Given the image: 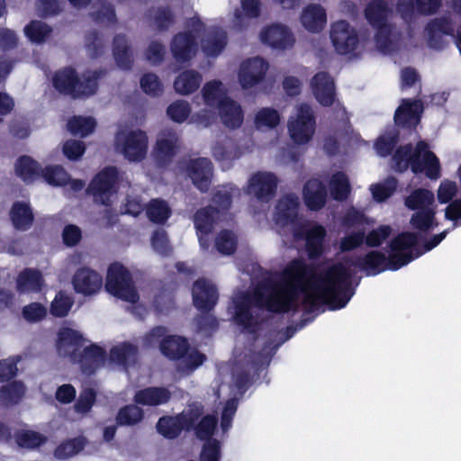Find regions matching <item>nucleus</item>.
<instances>
[{"label":"nucleus","instance_id":"obj_17","mask_svg":"<svg viewBox=\"0 0 461 461\" xmlns=\"http://www.w3.org/2000/svg\"><path fill=\"white\" fill-rule=\"evenodd\" d=\"M396 12L410 26L426 23L425 30L429 38H430L432 0H398Z\"/></svg>","mask_w":461,"mask_h":461},{"label":"nucleus","instance_id":"obj_47","mask_svg":"<svg viewBox=\"0 0 461 461\" xmlns=\"http://www.w3.org/2000/svg\"><path fill=\"white\" fill-rule=\"evenodd\" d=\"M113 57L117 66L122 69H128L131 66V52L126 37L118 34L113 39Z\"/></svg>","mask_w":461,"mask_h":461},{"label":"nucleus","instance_id":"obj_51","mask_svg":"<svg viewBox=\"0 0 461 461\" xmlns=\"http://www.w3.org/2000/svg\"><path fill=\"white\" fill-rule=\"evenodd\" d=\"M148 218L155 223L165 222L171 214V209L167 203L161 199H153L147 205Z\"/></svg>","mask_w":461,"mask_h":461},{"label":"nucleus","instance_id":"obj_27","mask_svg":"<svg viewBox=\"0 0 461 461\" xmlns=\"http://www.w3.org/2000/svg\"><path fill=\"white\" fill-rule=\"evenodd\" d=\"M41 177L50 185L68 186V190L72 192L81 191L86 185L85 181L71 178L67 170L59 165L46 166Z\"/></svg>","mask_w":461,"mask_h":461},{"label":"nucleus","instance_id":"obj_3","mask_svg":"<svg viewBox=\"0 0 461 461\" xmlns=\"http://www.w3.org/2000/svg\"><path fill=\"white\" fill-rule=\"evenodd\" d=\"M240 193V189L232 184L219 186L212 198V203L219 207L217 211L210 206L195 213L194 222L201 249L206 250L210 248L209 235L220 219L221 210L229 208L231 198Z\"/></svg>","mask_w":461,"mask_h":461},{"label":"nucleus","instance_id":"obj_53","mask_svg":"<svg viewBox=\"0 0 461 461\" xmlns=\"http://www.w3.org/2000/svg\"><path fill=\"white\" fill-rule=\"evenodd\" d=\"M25 393V387L20 381H14L3 386L0 390V403L12 404L16 403L22 399Z\"/></svg>","mask_w":461,"mask_h":461},{"label":"nucleus","instance_id":"obj_23","mask_svg":"<svg viewBox=\"0 0 461 461\" xmlns=\"http://www.w3.org/2000/svg\"><path fill=\"white\" fill-rule=\"evenodd\" d=\"M185 171L194 185L201 192H207L213 177V165L207 158L189 159Z\"/></svg>","mask_w":461,"mask_h":461},{"label":"nucleus","instance_id":"obj_15","mask_svg":"<svg viewBox=\"0 0 461 461\" xmlns=\"http://www.w3.org/2000/svg\"><path fill=\"white\" fill-rule=\"evenodd\" d=\"M330 39L334 50L340 55H356L360 50L357 29L345 20L330 24Z\"/></svg>","mask_w":461,"mask_h":461},{"label":"nucleus","instance_id":"obj_54","mask_svg":"<svg viewBox=\"0 0 461 461\" xmlns=\"http://www.w3.org/2000/svg\"><path fill=\"white\" fill-rule=\"evenodd\" d=\"M214 244L219 253L229 256L236 250L237 237L232 231L223 230L216 235Z\"/></svg>","mask_w":461,"mask_h":461},{"label":"nucleus","instance_id":"obj_39","mask_svg":"<svg viewBox=\"0 0 461 461\" xmlns=\"http://www.w3.org/2000/svg\"><path fill=\"white\" fill-rule=\"evenodd\" d=\"M254 127L260 132L276 130L281 123V114L273 107H261L255 112Z\"/></svg>","mask_w":461,"mask_h":461},{"label":"nucleus","instance_id":"obj_33","mask_svg":"<svg viewBox=\"0 0 461 461\" xmlns=\"http://www.w3.org/2000/svg\"><path fill=\"white\" fill-rule=\"evenodd\" d=\"M423 111L422 104L418 100H402L394 114L398 125L412 127L418 124Z\"/></svg>","mask_w":461,"mask_h":461},{"label":"nucleus","instance_id":"obj_28","mask_svg":"<svg viewBox=\"0 0 461 461\" xmlns=\"http://www.w3.org/2000/svg\"><path fill=\"white\" fill-rule=\"evenodd\" d=\"M299 21L308 32L320 33L327 24L326 9L320 4H309L302 9Z\"/></svg>","mask_w":461,"mask_h":461},{"label":"nucleus","instance_id":"obj_58","mask_svg":"<svg viewBox=\"0 0 461 461\" xmlns=\"http://www.w3.org/2000/svg\"><path fill=\"white\" fill-rule=\"evenodd\" d=\"M85 446L83 438H77L61 443L55 450V456L59 459H66L79 453Z\"/></svg>","mask_w":461,"mask_h":461},{"label":"nucleus","instance_id":"obj_44","mask_svg":"<svg viewBox=\"0 0 461 461\" xmlns=\"http://www.w3.org/2000/svg\"><path fill=\"white\" fill-rule=\"evenodd\" d=\"M205 360V356L195 348L188 346V349L178 359L176 370L181 376L191 375L201 366Z\"/></svg>","mask_w":461,"mask_h":461},{"label":"nucleus","instance_id":"obj_57","mask_svg":"<svg viewBox=\"0 0 461 461\" xmlns=\"http://www.w3.org/2000/svg\"><path fill=\"white\" fill-rule=\"evenodd\" d=\"M143 410L137 405H127L122 408L117 415V422L120 425L131 426L142 420Z\"/></svg>","mask_w":461,"mask_h":461},{"label":"nucleus","instance_id":"obj_38","mask_svg":"<svg viewBox=\"0 0 461 461\" xmlns=\"http://www.w3.org/2000/svg\"><path fill=\"white\" fill-rule=\"evenodd\" d=\"M221 122L229 129L240 128L244 120L243 110L239 103L229 98L218 109Z\"/></svg>","mask_w":461,"mask_h":461},{"label":"nucleus","instance_id":"obj_31","mask_svg":"<svg viewBox=\"0 0 461 461\" xmlns=\"http://www.w3.org/2000/svg\"><path fill=\"white\" fill-rule=\"evenodd\" d=\"M178 148V133L174 130H164L157 137L154 156L162 163L173 157Z\"/></svg>","mask_w":461,"mask_h":461},{"label":"nucleus","instance_id":"obj_16","mask_svg":"<svg viewBox=\"0 0 461 461\" xmlns=\"http://www.w3.org/2000/svg\"><path fill=\"white\" fill-rule=\"evenodd\" d=\"M202 414L201 404L195 402L188 405L179 415L175 417H163L157 424L158 431L165 438H174L182 430L189 429Z\"/></svg>","mask_w":461,"mask_h":461},{"label":"nucleus","instance_id":"obj_25","mask_svg":"<svg viewBox=\"0 0 461 461\" xmlns=\"http://www.w3.org/2000/svg\"><path fill=\"white\" fill-rule=\"evenodd\" d=\"M345 225L348 228H357V231L344 237L340 241V249L343 251L351 250L362 244L365 237L364 225L368 220L364 214L355 209L349 210L344 219Z\"/></svg>","mask_w":461,"mask_h":461},{"label":"nucleus","instance_id":"obj_41","mask_svg":"<svg viewBox=\"0 0 461 461\" xmlns=\"http://www.w3.org/2000/svg\"><path fill=\"white\" fill-rule=\"evenodd\" d=\"M43 285L41 272L32 268L22 271L16 280V288L22 294L39 292Z\"/></svg>","mask_w":461,"mask_h":461},{"label":"nucleus","instance_id":"obj_34","mask_svg":"<svg viewBox=\"0 0 461 461\" xmlns=\"http://www.w3.org/2000/svg\"><path fill=\"white\" fill-rule=\"evenodd\" d=\"M303 194L304 203L310 210L318 211L325 205L327 198L326 188L319 179L308 180L303 187Z\"/></svg>","mask_w":461,"mask_h":461},{"label":"nucleus","instance_id":"obj_6","mask_svg":"<svg viewBox=\"0 0 461 461\" xmlns=\"http://www.w3.org/2000/svg\"><path fill=\"white\" fill-rule=\"evenodd\" d=\"M393 167L402 172L409 167L415 174L432 177V152L429 144L419 141L415 146H401L393 155Z\"/></svg>","mask_w":461,"mask_h":461},{"label":"nucleus","instance_id":"obj_49","mask_svg":"<svg viewBox=\"0 0 461 461\" xmlns=\"http://www.w3.org/2000/svg\"><path fill=\"white\" fill-rule=\"evenodd\" d=\"M95 120L91 116H74L68 122V130L73 135L86 137L95 129Z\"/></svg>","mask_w":461,"mask_h":461},{"label":"nucleus","instance_id":"obj_45","mask_svg":"<svg viewBox=\"0 0 461 461\" xmlns=\"http://www.w3.org/2000/svg\"><path fill=\"white\" fill-rule=\"evenodd\" d=\"M329 190L333 199L338 201L346 200L351 191L347 175L339 171L333 173L329 179Z\"/></svg>","mask_w":461,"mask_h":461},{"label":"nucleus","instance_id":"obj_24","mask_svg":"<svg viewBox=\"0 0 461 461\" xmlns=\"http://www.w3.org/2000/svg\"><path fill=\"white\" fill-rule=\"evenodd\" d=\"M71 282L74 290L85 296L96 294L103 287L101 274L87 267L78 268L74 273Z\"/></svg>","mask_w":461,"mask_h":461},{"label":"nucleus","instance_id":"obj_37","mask_svg":"<svg viewBox=\"0 0 461 461\" xmlns=\"http://www.w3.org/2000/svg\"><path fill=\"white\" fill-rule=\"evenodd\" d=\"M203 81L202 74L194 69L179 73L174 80L173 87L180 95H190L197 91Z\"/></svg>","mask_w":461,"mask_h":461},{"label":"nucleus","instance_id":"obj_26","mask_svg":"<svg viewBox=\"0 0 461 461\" xmlns=\"http://www.w3.org/2000/svg\"><path fill=\"white\" fill-rule=\"evenodd\" d=\"M242 155L241 148L229 138L218 140L212 146V156L222 170L231 168Z\"/></svg>","mask_w":461,"mask_h":461},{"label":"nucleus","instance_id":"obj_7","mask_svg":"<svg viewBox=\"0 0 461 461\" xmlns=\"http://www.w3.org/2000/svg\"><path fill=\"white\" fill-rule=\"evenodd\" d=\"M287 135L296 146L308 145L316 132V115L312 106L300 103L294 107L286 123Z\"/></svg>","mask_w":461,"mask_h":461},{"label":"nucleus","instance_id":"obj_35","mask_svg":"<svg viewBox=\"0 0 461 461\" xmlns=\"http://www.w3.org/2000/svg\"><path fill=\"white\" fill-rule=\"evenodd\" d=\"M137 354V348L130 342H122L114 345L110 349L108 368L122 367L127 368L129 364L134 360Z\"/></svg>","mask_w":461,"mask_h":461},{"label":"nucleus","instance_id":"obj_43","mask_svg":"<svg viewBox=\"0 0 461 461\" xmlns=\"http://www.w3.org/2000/svg\"><path fill=\"white\" fill-rule=\"evenodd\" d=\"M42 170L41 166L28 156L21 157L15 163L16 175L27 183H32L41 176Z\"/></svg>","mask_w":461,"mask_h":461},{"label":"nucleus","instance_id":"obj_64","mask_svg":"<svg viewBox=\"0 0 461 461\" xmlns=\"http://www.w3.org/2000/svg\"><path fill=\"white\" fill-rule=\"evenodd\" d=\"M62 152L68 160H78L86 152L85 142L68 140L62 146Z\"/></svg>","mask_w":461,"mask_h":461},{"label":"nucleus","instance_id":"obj_18","mask_svg":"<svg viewBox=\"0 0 461 461\" xmlns=\"http://www.w3.org/2000/svg\"><path fill=\"white\" fill-rule=\"evenodd\" d=\"M405 204L411 210L417 212L411 219V224L414 229L420 231H427L432 223V195L428 190H417L413 192L405 201Z\"/></svg>","mask_w":461,"mask_h":461},{"label":"nucleus","instance_id":"obj_56","mask_svg":"<svg viewBox=\"0 0 461 461\" xmlns=\"http://www.w3.org/2000/svg\"><path fill=\"white\" fill-rule=\"evenodd\" d=\"M396 189V181L389 177L383 182L373 184L369 186L372 197L375 201L381 203L389 198Z\"/></svg>","mask_w":461,"mask_h":461},{"label":"nucleus","instance_id":"obj_22","mask_svg":"<svg viewBox=\"0 0 461 461\" xmlns=\"http://www.w3.org/2000/svg\"><path fill=\"white\" fill-rule=\"evenodd\" d=\"M86 343H88V340L80 331L68 327H62L58 331L55 347L59 357H68L71 361H76L79 348H83Z\"/></svg>","mask_w":461,"mask_h":461},{"label":"nucleus","instance_id":"obj_19","mask_svg":"<svg viewBox=\"0 0 461 461\" xmlns=\"http://www.w3.org/2000/svg\"><path fill=\"white\" fill-rule=\"evenodd\" d=\"M269 62L263 57L255 56L244 59L239 66L237 78L242 89H251L265 80Z\"/></svg>","mask_w":461,"mask_h":461},{"label":"nucleus","instance_id":"obj_52","mask_svg":"<svg viewBox=\"0 0 461 461\" xmlns=\"http://www.w3.org/2000/svg\"><path fill=\"white\" fill-rule=\"evenodd\" d=\"M398 131L393 128L381 134L374 144L376 154L380 157L390 155L398 141Z\"/></svg>","mask_w":461,"mask_h":461},{"label":"nucleus","instance_id":"obj_55","mask_svg":"<svg viewBox=\"0 0 461 461\" xmlns=\"http://www.w3.org/2000/svg\"><path fill=\"white\" fill-rule=\"evenodd\" d=\"M16 443L26 448H34L46 441V437L42 434L29 429H23L16 432Z\"/></svg>","mask_w":461,"mask_h":461},{"label":"nucleus","instance_id":"obj_9","mask_svg":"<svg viewBox=\"0 0 461 461\" xmlns=\"http://www.w3.org/2000/svg\"><path fill=\"white\" fill-rule=\"evenodd\" d=\"M96 71L87 72L78 78L70 68L58 71L53 77V86L60 93L71 94L76 97L88 96L95 93L97 88Z\"/></svg>","mask_w":461,"mask_h":461},{"label":"nucleus","instance_id":"obj_63","mask_svg":"<svg viewBox=\"0 0 461 461\" xmlns=\"http://www.w3.org/2000/svg\"><path fill=\"white\" fill-rule=\"evenodd\" d=\"M21 356H13L0 360V382L10 380L17 374V364L21 361Z\"/></svg>","mask_w":461,"mask_h":461},{"label":"nucleus","instance_id":"obj_46","mask_svg":"<svg viewBox=\"0 0 461 461\" xmlns=\"http://www.w3.org/2000/svg\"><path fill=\"white\" fill-rule=\"evenodd\" d=\"M52 28L48 23L39 21L32 20L23 28V33L25 37L35 44L44 43L50 36Z\"/></svg>","mask_w":461,"mask_h":461},{"label":"nucleus","instance_id":"obj_14","mask_svg":"<svg viewBox=\"0 0 461 461\" xmlns=\"http://www.w3.org/2000/svg\"><path fill=\"white\" fill-rule=\"evenodd\" d=\"M118 170L114 167H107L98 172L87 188L96 203L110 205L113 203L117 193Z\"/></svg>","mask_w":461,"mask_h":461},{"label":"nucleus","instance_id":"obj_8","mask_svg":"<svg viewBox=\"0 0 461 461\" xmlns=\"http://www.w3.org/2000/svg\"><path fill=\"white\" fill-rule=\"evenodd\" d=\"M114 149L126 160L140 162L146 158L148 153V135L140 129L121 127L114 136Z\"/></svg>","mask_w":461,"mask_h":461},{"label":"nucleus","instance_id":"obj_4","mask_svg":"<svg viewBox=\"0 0 461 461\" xmlns=\"http://www.w3.org/2000/svg\"><path fill=\"white\" fill-rule=\"evenodd\" d=\"M229 98L228 90L222 82L216 79L206 82L200 95L193 99L197 110L193 113L191 122L204 128L212 125L217 119L216 109Z\"/></svg>","mask_w":461,"mask_h":461},{"label":"nucleus","instance_id":"obj_62","mask_svg":"<svg viewBox=\"0 0 461 461\" xmlns=\"http://www.w3.org/2000/svg\"><path fill=\"white\" fill-rule=\"evenodd\" d=\"M22 316L27 322L36 323L47 316V308L40 303H31L23 306Z\"/></svg>","mask_w":461,"mask_h":461},{"label":"nucleus","instance_id":"obj_50","mask_svg":"<svg viewBox=\"0 0 461 461\" xmlns=\"http://www.w3.org/2000/svg\"><path fill=\"white\" fill-rule=\"evenodd\" d=\"M167 117L176 123H183L188 118L191 119V105L188 101L183 99H177L172 102L167 108ZM189 122L193 123L191 120Z\"/></svg>","mask_w":461,"mask_h":461},{"label":"nucleus","instance_id":"obj_29","mask_svg":"<svg viewBox=\"0 0 461 461\" xmlns=\"http://www.w3.org/2000/svg\"><path fill=\"white\" fill-rule=\"evenodd\" d=\"M192 296L194 305L200 311H210L218 300L215 285L205 278H200L194 282Z\"/></svg>","mask_w":461,"mask_h":461},{"label":"nucleus","instance_id":"obj_61","mask_svg":"<svg viewBox=\"0 0 461 461\" xmlns=\"http://www.w3.org/2000/svg\"><path fill=\"white\" fill-rule=\"evenodd\" d=\"M142 91L150 96H158L163 93V84L154 73H146L140 78Z\"/></svg>","mask_w":461,"mask_h":461},{"label":"nucleus","instance_id":"obj_40","mask_svg":"<svg viewBox=\"0 0 461 461\" xmlns=\"http://www.w3.org/2000/svg\"><path fill=\"white\" fill-rule=\"evenodd\" d=\"M170 392L163 387H149L139 390L134 395V401L138 404L157 406L168 402Z\"/></svg>","mask_w":461,"mask_h":461},{"label":"nucleus","instance_id":"obj_12","mask_svg":"<svg viewBox=\"0 0 461 461\" xmlns=\"http://www.w3.org/2000/svg\"><path fill=\"white\" fill-rule=\"evenodd\" d=\"M312 94L315 100L322 106L335 104L337 118L342 122L348 121V114L343 105L336 100L335 83L333 78L326 72H318L310 82Z\"/></svg>","mask_w":461,"mask_h":461},{"label":"nucleus","instance_id":"obj_20","mask_svg":"<svg viewBox=\"0 0 461 461\" xmlns=\"http://www.w3.org/2000/svg\"><path fill=\"white\" fill-rule=\"evenodd\" d=\"M277 188L276 176L268 171L253 173L247 183L245 192L261 203H268L276 194Z\"/></svg>","mask_w":461,"mask_h":461},{"label":"nucleus","instance_id":"obj_48","mask_svg":"<svg viewBox=\"0 0 461 461\" xmlns=\"http://www.w3.org/2000/svg\"><path fill=\"white\" fill-rule=\"evenodd\" d=\"M90 16L102 24L112 25L117 22L113 5L103 0L93 5Z\"/></svg>","mask_w":461,"mask_h":461},{"label":"nucleus","instance_id":"obj_42","mask_svg":"<svg viewBox=\"0 0 461 461\" xmlns=\"http://www.w3.org/2000/svg\"><path fill=\"white\" fill-rule=\"evenodd\" d=\"M188 349L187 340L177 335H167L160 342V352L169 359L178 360Z\"/></svg>","mask_w":461,"mask_h":461},{"label":"nucleus","instance_id":"obj_13","mask_svg":"<svg viewBox=\"0 0 461 461\" xmlns=\"http://www.w3.org/2000/svg\"><path fill=\"white\" fill-rule=\"evenodd\" d=\"M258 40L266 48L282 52L292 50L296 42L292 28L283 23H272L262 27Z\"/></svg>","mask_w":461,"mask_h":461},{"label":"nucleus","instance_id":"obj_1","mask_svg":"<svg viewBox=\"0 0 461 461\" xmlns=\"http://www.w3.org/2000/svg\"><path fill=\"white\" fill-rule=\"evenodd\" d=\"M417 237L404 232L394 238L389 246L388 256L380 251H371L364 258H352L329 266L315 275H310L306 264L294 260L283 272L267 278L257 288L249 291H237L228 306V312L241 329L243 337L254 341V349L238 355L237 365L229 373L227 366L220 368L222 382L219 384L218 397L228 396L221 413V429L226 431L231 426L238 399L245 393L249 376L243 362L265 365L279 345L266 344L258 331L260 329L258 312L262 308L281 312L294 309L299 303L312 309L327 304L330 310L344 308L354 292L351 277L356 268L362 269L369 276H375L385 270H398L419 256Z\"/></svg>","mask_w":461,"mask_h":461},{"label":"nucleus","instance_id":"obj_21","mask_svg":"<svg viewBox=\"0 0 461 461\" xmlns=\"http://www.w3.org/2000/svg\"><path fill=\"white\" fill-rule=\"evenodd\" d=\"M73 362L77 363L86 375H91L103 367H108L105 348L89 341L86 343L82 352L78 353L77 360Z\"/></svg>","mask_w":461,"mask_h":461},{"label":"nucleus","instance_id":"obj_30","mask_svg":"<svg viewBox=\"0 0 461 461\" xmlns=\"http://www.w3.org/2000/svg\"><path fill=\"white\" fill-rule=\"evenodd\" d=\"M201 48L206 57H217L227 43L226 32L221 29L209 28L204 24V31L199 38Z\"/></svg>","mask_w":461,"mask_h":461},{"label":"nucleus","instance_id":"obj_59","mask_svg":"<svg viewBox=\"0 0 461 461\" xmlns=\"http://www.w3.org/2000/svg\"><path fill=\"white\" fill-rule=\"evenodd\" d=\"M64 5L61 0H36L35 11L40 17L47 18L59 14Z\"/></svg>","mask_w":461,"mask_h":461},{"label":"nucleus","instance_id":"obj_2","mask_svg":"<svg viewBox=\"0 0 461 461\" xmlns=\"http://www.w3.org/2000/svg\"><path fill=\"white\" fill-rule=\"evenodd\" d=\"M299 206V198L294 194H288L280 198L274 212L275 228L279 232L282 229H286L296 239L305 236L306 248L310 257H317L322 252L325 229L321 225L314 224L306 230H302L303 223L297 219Z\"/></svg>","mask_w":461,"mask_h":461},{"label":"nucleus","instance_id":"obj_10","mask_svg":"<svg viewBox=\"0 0 461 461\" xmlns=\"http://www.w3.org/2000/svg\"><path fill=\"white\" fill-rule=\"evenodd\" d=\"M202 31H204V23L194 17L188 23L185 31L174 36L170 43V51L177 63H185L196 55Z\"/></svg>","mask_w":461,"mask_h":461},{"label":"nucleus","instance_id":"obj_11","mask_svg":"<svg viewBox=\"0 0 461 461\" xmlns=\"http://www.w3.org/2000/svg\"><path fill=\"white\" fill-rule=\"evenodd\" d=\"M105 288L113 296L136 303L139 295L128 269L121 263L112 264L107 270Z\"/></svg>","mask_w":461,"mask_h":461},{"label":"nucleus","instance_id":"obj_60","mask_svg":"<svg viewBox=\"0 0 461 461\" xmlns=\"http://www.w3.org/2000/svg\"><path fill=\"white\" fill-rule=\"evenodd\" d=\"M73 305L71 296L64 292H59L50 305V313L55 317H65Z\"/></svg>","mask_w":461,"mask_h":461},{"label":"nucleus","instance_id":"obj_5","mask_svg":"<svg viewBox=\"0 0 461 461\" xmlns=\"http://www.w3.org/2000/svg\"><path fill=\"white\" fill-rule=\"evenodd\" d=\"M391 14L392 10L385 0H372L364 12L368 23L377 30L375 46L383 53H391L399 45V36L387 24Z\"/></svg>","mask_w":461,"mask_h":461},{"label":"nucleus","instance_id":"obj_36","mask_svg":"<svg viewBox=\"0 0 461 461\" xmlns=\"http://www.w3.org/2000/svg\"><path fill=\"white\" fill-rule=\"evenodd\" d=\"M9 215L14 228L17 230L25 231L33 223L34 215L32 209L27 202L17 201L14 203Z\"/></svg>","mask_w":461,"mask_h":461},{"label":"nucleus","instance_id":"obj_32","mask_svg":"<svg viewBox=\"0 0 461 461\" xmlns=\"http://www.w3.org/2000/svg\"><path fill=\"white\" fill-rule=\"evenodd\" d=\"M240 8L233 12L231 25L236 30H243L249 27L250 20L257 19L260 15L261 4L259 0H240Z\"/></svg>","mask_w":461,"mask_h":461}]
</instances>
